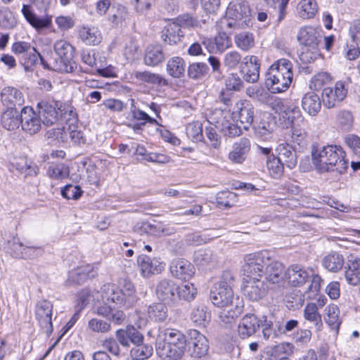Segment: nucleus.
<instances>
[{
  "label": "nucleus",
  "instance_id": "obj_1",
  "mask_svg": "<svg viewBox=\"0 0 360 360\" xmlns=\"http://www.w3.org/2000/svg\"><path fill=\"white\" fill-rule=\"evenodd\" d=\"M312 162L319 172L336 171L343 174L348 168L345 153L340 146L329 145L311 151Z\"/></svg>",
  "mask_w": 360,
  "mask_h": 360
},
{
  "label": "nucleus",
  "instance_id": "obj_2",
  "mask_svg": "<svg viewBox=\"0 0 360 360\" xmlns=\"http://www.w3.org/2000/svg\"><path fill=\"white\" fill-rule=\"evenodd\" d=\"M103 304L96 309L98 315L103 316L116 325L122 324L126 319L122 310L115 309V306L123 305L124 297L122 292L115 284L107 283L101 288Z\"/></svg>",
  "mask_w": 360,
  "mask_h": 360
},
{
  "label": "nucleus",
  "instance_id": "obj_3",
  "mask_svg": "<svg viewBox=\"0 0 360 360\" xmlns=\"http://www.w3.org/2000/svg\"><path fill=\"white\" fill-rule=\"evenodd\" d=\"M292 64L286 58L274 62L265 75L266 87L273 94L285 92L292 81Z\"/></svg>",
  "mask_w": 360,
  "mask_h": 360
},
{
  "label": "nucleus",
  "instance_id": "obj_4",
  "mask_svg": "<svg viewBox=\"0 0 360 360\" xmlns=\"http://www.w3.org/2000/svg\"><path fill=\"white\" fill-rule=\"evenodd\" d=\"M222 281L214 284L210 294V299L212 304L219 307H226L235 304L233 292L231 284L233 281V274L229 271H224L222 274Z\"/></svg>",
  "mask_w": 360,
  "mask_h": 360
},
{
  "label": "nucleus",
  "instance_id": "obj_5",
  "mask_svg": "<svg viewBox=\"0 0 360 360\" xmlns=\"http://www.w3.org/2000/svg\"><path fill=\"white\" fill-rule=\"evenodd\" d=\"M231 18L227 26L233 28L248 27L252 21L251 9L245 0H233L229 3L226 11Z\"/></svg>",
  "mask_w": 360,
  "mask_h": 360
},
{
  "label": "nucleus",
  "instance_id": "obj_6",
  "mask_svg": "<svg viewBox=\"0 0 360 360\" xmlns=\"http://www.w3.org/2000/svg\"><path fill=\"white\" fill-rule=\"evenodd\" d=\"M271 257L267 251H260L244 257L243 271L248 278H260L264 275Z\"/></svg>",
  "mask_w": 360,
  "mask_h": 360
},
{
  "label": "nucleus",
  "instance_id": "obj_7",
  "mask_svg": "<svg viewBox=\"0 0 360 360\" xmlns=\"http://www.w3.org/2000/svg\"><path fill=\"white\" fill-rule=\"evenodd\" d=\"M54 51L60 60V63L56 66V70L65 72H73L74 47L65 40H58L54 44Z\"/></svg>",
  "mask_w": 360,
  "mask_h": 360
},
{
  "label": "nucleus",
  "instance_id": "obj_8",
  "mask_svg": "<svg viewBox=\"0 0 360 360\" xmlns=\"http://www.w3.org/2000/svg\"><path fill=\"white\" fill-rule=\"evenodd\" d=\"M187 351L195 359L205 356L209 350V341L207 338L197 330H190L188 333Z\"/></svg>",
  "mask_w": 360,
  "mask_h": 360
},
{
  "label": "nucleus",
  "instance_id": "obj_9",
  "mask_svg": "<svg viewBox=\"0 0 360 360\" xmlns=\"http://www.w3.org/2000/svg\"><path fill=\"white\" fill-rule=\"evenodd\" d=\"M347 84L346 81H338L334 88H324L322 92V101L325 107L332 108L342 101L347 94Z\"/></svg>",
  "mask_w": 360,
  "mask_h": 360
},
{
  "label": "nucleus",
  "instance_id": "obj_10",
  "mask_svg": "<svg viewBox=\"0 0 360 360\" xmlns=\"http://www.w3.org/2000/svg\"><path fill=\"white\" fill-rule=\"evenodd\" d=\"M61 104L56 101L42 100L37 103L38 115L46 126H51L58 120Z\"/></svg>",
  "mask_w": 360,
  "mask_h": 360
},
{
  "label": "nucleus",
  "instance_id": "obj_11",
  "mask_svg": "<svg viewBox=\"0 0 360 360\" xmlns=\"http://www.w3.org/2000/svg\"><path fill=\"white\" fill-rule=\"evenodd\" d=\"M263 276L269 283L283 287L285 284L286 269L281 262L271 258Z\"/></svg>",
  "mask_w": 360,
  "mask_h": 360
},
{
  "label": "nucleus",
  "instance_id": "obj_12",
  "mask_svg": "<svg viewBox=\"0 0 360 360\" xmlns=\"http://www.w3.org/2000/svg\"><path fill=\"white\" fill-rule=\"evenodd\" d=\"M52 310L53 304L48 300L40 301L36 305V317L41 330L47 335L53 330Z\"/></svg>",
  "mask_w": 360,
  "mask_h": 360
},
{
  "label": "nucleus",
  "instance_id": "obj_13",
  "mask_svg": "<svg viewBox=\"0 0 360 360\" xmlns=\"http://www.w3.org/2000/svg\"><path fill=\"white\" fill-rule=\"evenodd\" d=\"M178 285L169 279H162L158 282L155 288L158 297L169 305L175 304L178 301L176 292Z\"/></svg>",
  "mask_w": 360,
  "mask_h": 360
},
{
  "label": "nucleus",
  "instance_id": "obj_14",
  "mask_svg": "<svg viewBox=\"0 0 360 360\" xmlns=\"http://www.w3.org/2000/svg\"><path fill=\"white\" fill-rule=\"evenodd\" d=\"M21 127L30 135L38 133L41 129L42 120L32 108L24 107L21 110Z\"/></svg>",
  "mask_w": 360,
  "mask_h": 360
},
{
  "label": "nucleus",
  "instance_id": "obj_15",
  "mask_svg": "<svg viewBox=\"0 0 360 360\" xmlns=\"http://www.w3.org/2000/svg\"><path fill=\"white\" fill-rule=\"evenodd\" d=\"M162 340V338H156V351L162 360H179L182 358L186 348L167 344Z\"/></svg>",
  "mask_w": 360,
  "mask_h": 360
},
{
  "label": "nucleus",
  "instance_id": "obj_16",
  "mask_svg": "<svg viewBox=\"0 0 360 360\" xmlns=\"http://www.w3.org/2000/svg\"><path fill=\"white\" fill-rule=\"evenodd\" d=\"M250 148L249 139L243 137L233 143L228 158L233 164L241 165L247 160Z\"/></svg>",
  "mask_w": 360,
  "mask_h": 360
},
{
  "label": "nucleus",
  "instance_id": "obj_17",
  "mask_svg": "<svg viewBox=\"0 0 360 360\" xmlns=\"http://www.w3.org/2000/svg\"><path fill=\"white\" fill-rule=\"evenodd\" d=\"M233 114L238 117L245 129H248L253 122L254 108L252 103L246 100L239 101L236 103Z\"/></svg>",
  "mask_w": 360,
  "mask_h": 360
},
{
  "label": "nucleus",
  "instance_id": "obj_18",
  "mask_svg": "<svg viewBox=\"0 0 360 360\" xmlns=\"http://www.w3.org/2000/svg\"><path fill=\"white\" fill-rule=\"evenodd\" d=\"M280 112L279 120L283 122L286 127H292V125L297 124L300 126V123L304 124V119L302 115V112L298 107L294 105H284L279 106Z\"/></svg>",
  "mask_w": 360,
  "mask_h": 360
},
{
  "label": "nucleus",
  "instance_id": "obj_19",
  "mask_svg": "<svg viewBox=\"0 0 360 360\" xmlns=\"http://www.w3.org/2000/svg\"><path fill=\"white\" fill-rule=\"evenodd\" d=\"M115 335L119 343L124 347H129L131 343L134 345L143 342V335L132 326L117 330Z\"/></svg>",
  "mask_w": 360,
  "mask_h": 360
},
{
  "label": "nucleus",
  "instance_id": "obj_20",
  "mask_svg": "<svg viewBox=\"0 0 360 360\" xmlns=\"http://www.w3.org/2000/svg\"><path fill=\"white\" fill-rule=\"evenodd\" d=\"M194 259L196 264L202 269L211 270L218 265L219 257L217 252L211 249H204L195 253Z\"/></svg>",
  "mask_w": 360,
  "mask_h": 360
},
{
  "label": "nucleus",
  "instance_id": "obj_21",
  "mask_svg": "<svg viewBox=\"0 0 360 360\" xmlns=\"http://www.w3.org/2000/svg\"><path fill=\"white\" fill-rule=\"evenodd\" d=\"M169 269L173 276L184 281L189 280L195 274L193 265L184 259H174Z\"/></svg>",
  "mask_w": 360,
  "mask_h": 360
},
{
  "label": "nucleus",
  "instance_id": "obj_22",
  "mask_svg": "<svg viewBox=\"0 0 360 360\" xmlns=\"http://www.w3.org/2000/svg\"><path fill=\"white\" fill-rule=\"evenodd\" d=\"M257 56H250L243 58L241 64V72L243 79L250 83L257 82L259 77V64Z\"/></svg>",
  "mask_w": 360,
  "mask_h": 360
},
{
  "label": "nucleus",
  "instance_id": "obj_23",
  "mask_svg": "<svg viewBox=\"0 0 360 360\" xmlns=\"http://www.w3.org/2000/svg\"><path fill=\"white\" fill-rule=\"evenodd\" d=\"M309 278L307 271L298 264L290 266L286 269L285 282L293 287L303 285Z\"/></svg>",
  "mask_w": 360,
  "mask_h": 360
},
{
  "label": "nucleus",
  "instance_id": "obj_24",
  "mask_svg": "<svg viewBox=\"0 0 360 360\" xmlns=\"http://www.w3.org/2000/svg\"><path fill=\"white\" fill-rule=\"evenodd\" d=\"M243 292L249 300L256 301L265 295L266 288L259 278H249L243 288Z\"/></svg>",
  "mask_w": 360,
  "mask_h": 360
},
{
  "label": "nucleus",
  "instance_id": "obj_25",
  "mask_svg": "<svg viewBox=\"0 0 360 360\" xmlns=\"http://www.w3.org/2000/svg\"><path fill=\"white\" fill-rule=\"evenodd\" d=\"M260 323L257 317L252 314L245 315L238 326L240 338L245 339L254 335L259 328Z\"/></svg>",
  "mask_w": 360,
  "mask_h": 360
},
{
  "label": "nucleus",
  "instance_id": "obj_26",
  "mask_svg": "<svg viewBox=\"0 0 360 360\" xmlns=\"http://www.w3.org/2000/svg\"><path fill=\"white\" fill-rule=\"evenodd\" d=\"M137 263L140 267L141 275L144 277H148L151 274H159L165 268L164 264L159 262L157 259H151L145 255H140L138 257Z\"/></svg>",
  "mask_w": 360,
  "mask_h": 360
},
{
  "label": "nucleus",
  "instance_id": "obj_27",
  "mask_svg": "<svg viewBox=\"0 0 360 360\" xmlns=\"http://www.w3.org/2000/svg\"><path fill=\"white\" fill-rule=\"evenodd\" d=\"M1 101L7 108L16 109L17 106H22L24 104V97L17 89L7 86L2 89Z\"/></svg>",
  "mask_w": 360,
  "mask_h": 360
},
{
  "label": "nucleus",
  "instance_id": "obj_28",
  "mask_svg": "<svg viewBox=\"0 0 360 360\" xmlns=\"http://www.w3.org/2000/svg\"><path fill=\"white\" fill-rule=\"evenodd\" d=\"M321 38V32L312 27L302 28L297 35V39L301 44L311 49L318 48Z\"/></svg>",
  "mask_w": 360,
  "mask_h": 360
},
{
  "label": "nucleus",
  "instance_id": "obj_29",
  "mask_svg": "<svg viewBox=\"0 0 360 360\" xmlns=\"http://www.w3.org/2000/svg\"><path fill=\"white\" fill-rule=\"evenodd\" d=\"M95 276L94 266L88 264L71 271L67 283L68 285L82 284L85 281Z\"/></svg>",
  "mask_w": 360,
  "mask_h": 360
},
{
  "label": "nucleus",
  "instance_id": "obj_30",
  "mask_svg": "<svg viewBox=\"0 0 360 360\" xmlns=\"http://www.w3.org/2000/svg\"><path fill=\"white\" fill-rule=\"evenodd\" d=\"M278 158L290 169L294 168L297 163L296 152L290 145L281 143L276 148Z\"/></svg>",
  "mask_w": 360,
  "mask_h": 360
},
{
  "label": "nucleus",
  "instance_id": "obj_31",
  "mask_svg": "<svg viewBox=\"0 0 360 360\" xmlns=\"http://www.w3.org/2000/svg\"><path fill=\"white\" fill-rule=\"evenodd\" d=\"M302 108L309 115L316 116L321 108L320 97L313 91L306 93L302 98Z\"/></svg>",
  "mask_w": 360,
  "mask_h": 360
},
{
  "label": "nucleus",
  "instance_id": "obj_32",
  "mask_svg": "<svg viewBox=\"0 0 360 360\" xmlns=\"http://www.w3.org/2000/svg\"><path fill=\"white\" fill-rule=\"evenodd\" d=\"M157 338H162V340L167 344H174L179 347L186 348L188 339L181 332L176 329H165L159 333Z\"/></svg>",
  "mask_w": 360,
  "mask_h": 360
},
{
  "label": "nucleus",
  "instance_id": "obj_33",
  "mask_svg": "<svg viewBox=\"0 0 360 360\" xmlns=\"http://www.w3.org/2000/svg\"><path fill=\"white\" fill-rule=\"evenodd\" d=\"M165 55L160 45H150L146 47L143 58L146 65L155 67L162 63Z\"/></svg>",
  "mask_w": 360,
  "mask_h": 360
},
{
  "label": "nucleus",
  "instance_id": "obj_34",
  "mask_svg": "<svg viewBox=\"0 0 360 360\" xmlns=\"http://www.w3.org/2000/svg\"><path fill=\"white\" fill-rule=\"evenodd\" d=\"M1 124L8 131L15 130L22 124L21 114L17 109L7 108L1 114Z\"/></svg>",
  "mask_w": 360,
  "mask_h": 360
},
{
  "label": "nucleus",
  "instance_id": "obj_35",
  "mask_svg": "<svg viewBox=\"0 0 360 360\" xmlns=\"http://www.w3.org/2000/svg\"><path fill=\"white\" fill-rule=\"evenodd\" d=\"M242 301L239 297L236 298L235 304L224 309L219 314V319L224 324H231L238 317L243 311Z\"/></svg>",
  "mask_w": 360,
  "mask_h": 360
},
{
  "label": "nucleus",
  "instance_id": "obj_36",
  "mask_svg": "<svg viewBox=\"0 0 360 360\" xmlns=\"http://www.w3.org/2000/svg\"><path fill=\"white\" fill-rule=\"evenodd\" d=\"M184 36V32L173 21L165 27L162 38L164 41L168 43L169 45H174L180 42Z\"/></svg>",
  "mask_w": 360,
  "mask_h": 360
},
{
  "label": "nucleus",
  "instance_id": "obj_37",
  "mask_svg": "<svg viewBox=\"0 0 360 360\" xmlns=\"http://www.w3.org/2000/svg\"><path fill=\"white\" fill-rule=\"evenodd\" d=\"M22 13L27 22L37 30L49 27L51 24V18L46 17L41 18L37 17L27 5H23Z\"/></svg>",
  "mask_w": 360,
  "mask_h": 360
},
{
  "label": "nucleus",
  "instance_id": "obj_38",
  "mask_svg": "<svg viewBox=\"0 0 360 360\" xmlns=\"http://www.w3.org/2000/svg\"><path fill=\"white\" fill-rule=\"evenodd\" d=\"M134 231L142 235L147 233L154 236H161L162 235H167L166 229L160 224H150L148 221H142L137 223L134 226Z\"/></svg>",
  "mask_w": 360,
  "mask_h": 360
},
{
  "label": "nucleus",
  "instance_id": "obj_39",
  "mask_svg": "<svg viewBox=\"0 0 360 360\" xmlns=\"http://www.w3.org/2000/svg\"><path fill=\"white\" fill-rule=\"evenodd\" d=\"M147 312L149 319L155 322H164L168 316L167 307L162 302L149 305Z\"/></svg>",
  "mask_w": 360,
  "mask_h": 360
},
{
  "label": "nucleus",
  "instance_id": "obj_40",
  "mask_svg": "<svg viewBox=\"0 0 360 360\" xmlns=\"http://www.w3.org/2000/svg\"><path fill=\"white\" fill-rule=\"evenodd\" d=\"M324 320L333 330H338L341 324L340 309L335 304L328 305L325 309Z\"/></svg>",
  "mask_w": 360,
  "mask_h": 360
},
{
  "label": "nucleus",
  "instance_id": "obj_41",
  "mask_svg": "<svg viewBox=\"0 0 360 360\" xmlns=\"http://www.w3.org/2000/svg\"><path fill=\"white\" fill-rule=\"evenodd\" d=\"M134 75L136 79L142 82L158 86H167L168 84L167 79L161 75L148 71H136L134 72Z\"/></svg>",
  "mask_w": 360,
  "mask_h": 360
},
{
  "label": "nucleus",
  "instance_id": "obj_42",
  "mask_svg": "<svg viewBox=\"0 0 360 360\" xmlns=\"http://www.w3.org/2000/svg\"><path fill=\"white\" fill-rule=\"evenodd\" d=\"M186 63L182 58L173 57L167 63V71L174 78H181L185 74Z\"/></svg>",
  "mask_w": 360,
  "mask_h": 360
},
{
  "label": "nucleus",
  "instance_id": "obj_43",
  "mask_svg": "<svg viewBox=\"0 0 360 360\" xmlns=\"http://www.w3.org/2000/svg\"><path fill=\"white\" fill-rule=\"evenodd\" d=\"M81 39L89 45H98L101 43L102 37L101 32L96 27H84L79 31Z\"/></svg>",
  "mask_w": 360,
  "mask_h": 360
},
{
  "label": "nucleus",
  "instance_id": "obj_44",
  "mask_svg": "<svg viewBox=\"0 0 360 360\" xmlns=\"http://www.w3.org/2000/svg\"><path fill=\"white\" fill-rule=\"evenodd\" d=\"M120 290L122 292V297H124V306L130 308L136 304L139 298L135 294L134 286L131 282L124 280Z\"/></svg>",
  "mask_w": 360,
  "mask_h": 360
},
{
  "label": "nucleus",
  "instance_id": "obj_45",
  "mask_svg": "<svg viewBox=\"0 0 360 360\" xmlns=\"http://www.w3.org/2000/svg\"><path fill=\"white\" fill-rule=\"evenodd\" d=\"M322 263L329 271L338 272L344 265V258L342 255L333 252L326 255L323 259Z\"/></svg>",
  "mask_w": 360,
  "mask_h": 360
},
{
  "label": "nucleus",
  "instance_id": "obj_46",
  "mask_svg": "<svg viewBox=\"0 0 360 360\" xmlns=\"http://www.w3.org/2000/svg\"><path fill=\"white\" fill-rule=\"evenodd\" d=\"M347 283L352 285H357L360 281V259L354 258L349 260L348 268L345 271Z\"/></svg>",
  "mask_w": 360,
  "mask_h": 360
},
{
  "label": "nucleus",
  "instance_id": "obj_47",
  "mask_svg": "<svg viewBox=\"0 0 360 360\" xmlns=\"http://www.w3.org/2000/svg\"><path fill=\"white\" fill-rule=\"evenodd\" d=\"M303 316L306 321L313 323L317 329L321 327V315L317 309V306L315 305L314 302L308 303L305 306Z\"/></svg>",
  "mask_w": 360,
  "mask_h": 360
},
{
  "label": "nucleus",
  "instance_id": "obj_48",
  "mask_svg": "<svg viewBox=\"0 0 360 360\" xmlns=\"http://www.w3.org/2000/svg\"><path fill=\"white\" fill-rule=\"evenodd\" d=\"M191 320L198 326H205L210 321V314L207 311V307L203 304L195 306L191 314Z\"/></svg>",
  "mask_w": 360,
  "mask_h": 360
},
{
  "label": "nucleus",
  "instance_id": "obj_49",
  "mask_svg": "<svg viewBox=\"0 0 360 360\" xmlns=\"http://www.w3.org/2000/svg\"><path fill=\"white\" fill-rule=\"evenodd\" d=\"M227 117H229L227 111L217 108L209 112L207 115V120L210 124L214 125L216 128L221 129L227 122Z\"/></svg>",
  "mask_w": 360,
  "mask_h": 360
},
{
  "label": "nucleus",
  "instance_id": "obj_50",
  "mask_svg": "<svg viewBox=\"0 0 360 360\" xmlns=\"http://www.w3.org/2000/svg\"><path fill=\"white\" fill-rule=\"evenodd\" d=\"M300 16L304 19L313 18L318 11L315 0H302L300 3Z\"/></svg>",
  "mask_w": 360,
  "mask_h": 360
},
{
  "label": "nucleus",
  "instance_id": "obj_51",
  "mask_svg": "<svg viewBox=\"0 0 360 360\" xmlns=\"http://www.w3.org/2000/svg\"><path fill=\"white\" fill-rule=\"evenodd\" d=\"M209 71L208 66L204 63H193L188 68V76L195 80L203 79Z\"/></svg>",
  "mask_w": 360,
  "mask_h": 360
},
{
  "label": "nucleus",
  "instance_id": "obj_52",
  "mask_svg": "<svg viewBox=\"0 0 360 360\" xmlns=\"http://www.w3.org/2000/svg\"><path fill=\"white\" fill-rule=\"evenodd\" d=\"M129 102L130 103V114L134 120L145 122V124L148 122L150 124H158L155 119L151 117L148 114L136 107L134 99L130 98L129 99Z\"/></svg>",
  "mask_w": 360,
  "mask_h": 360
},
{
  "label": "nucleus",
  "instance_id": "obj_53",
  "mask_svg": "<svg viewBox=\"0 0 360 360\" xmlns=\"http://www.w3.org/2000/svg\"><path fill=\"white\" fill-rule=\"evenodd\" d=\"M153 354V347L150 345L139 343L134 345L130 351V355L134 360H144L150 357Z\"/></svg>",
  "mask_w": 360,
  "mask_h": 360
},
{
  "label": "nucleus",
  "instance_id": "obj_54",
  "mask_svg": "<svg viewBox=\"0 0 360 360\" xmlns=\"http://www.w3.org/2000/svg\"><path fill=\"white\" fill-rule=\"evenodd\" d=\"M236 46L243 51H247L255 46V39L252 33L243 32L235 37Z\"/></svg>",
  "mask_w": 360,
  "mask_h": 360
},
{
  "label": "nucleus",
  "instance_id": "obj_55",
  "mask_svg": "<svg viewBox=\"0 0 360 360\" xmlns=\"http://www.w3.org/2000/svg\"><path fill=\"white\" fill-rule=\"evenodd\" d=\"M186 133L188 138L193 142L202 141L203 139L202 124L199 121L189 123L186 126Z\"/></svg>",
  "mask_w": 360,
  "mask_h": 360
},
{
  "label": "nucleus",
  "instance_id": "obj_56",
  "mask_svg": "<svg viewBox=\"0 0 360 360\" xmlns=\"http://www.w3.org/2000/svg\"><path fill=\"white\" fill-rule=\"evenodd\" d=\"M266 167L270 175L275 179L281 177L283 174L284 164L277 157H269L266 162Z\"/></svg>",
  "mask_w": 360,
  "mask_h": 360
},
{
  "label": "nucleus",
  "instance_id": "obj_57",
  "mask_svg": "<svg viewBox=\"0 0 360 360\" xmlns=\"http://www.w3.org/2000/svg\"><path fill=\"white\" fill-rule=\"evenodd\" d=\"M275 128V122L269 114H264L257 127V133L261 136L271 134Z\"/></svg>",
  "mask_w": 360,
  "mask_h": 360
},
{
  "label": "nucleus",
  "instance_id": "obj_58",
  "mask_svg": "<svg viewBox=\"0 0 360 360\" xmlns=\"http://www.w3.org/2000/svg\"><path fill=\"white\" fill-rule=\"evenodd\" d=\"M47 174L51 179H63L69 176L70 169L69 167L64 164H57L51 166L47 171Z\"/></svg>",
  "mask_w": 360,
  "mask_h": 360
},
{
  "label": "nucleus",
  "instance_id": "obj_59",
  "mask_svg": "<svg viewBox=\"0 0 360 360\" xmlns=\"http://www.w3.org/2000/svg\"><path fill=\"white\" fill-rule=\"evenodd\" d=\"M197 293V289L192 283H186L181 286H178L176 295L179 300H184L186 301H191L194 299Z\"/></svg>",
  "mask_w": 360,
  "mask_h": 360
},
{
  "label": "nucleus",
  "instance_id": "obj_60",
  "mask_svg": "<svg viewBox=\"0 0 360 360\" xmlns=\"http://www.w3.org/2000/svg\"><path fill=\"white\" fill-rule=\"evenodd\" d=\"M331 81L330 75L327 72H319L311 79L309 87L311 89L318 91Z\"/></svg>",
  "mask_w": 360,
  "mask_h": 360
},
{
  "label": "nucleus",
  "instance_id": "obj_61",
  "mask_svg": "<svg viewBox=\"0 0 360 360\" xmlns=\"http://www.w3.org/2000/svg\"><path fill=\"white\" fill-rule=\"evenodd\" d=\"M216 200L219 205L231 207L236 201V195L229 191H223L217 194Z\"/></svg>",
  "mask_w": 360,
  "mask_h": 360
},
{
  "label": "nucleus",
  "instance_id": "obj_62",
  "mask_svg": "<svg viewBox=\"0 0 360 360\" xmlns=\"http://www.w3.org/2000/svg\"><path fill=\"white\" fill-rule=\"evenodd\" d=\"M16 24L15 18L12 11L8 8L0 9V26L7 29H11Z\"/></svg>",
  "mask_w": 360,
  "mask_h": 360
},
{
  "label": "nucleus",
  "instance_id": "obj_63",
  "mask_svg": "<svg viewBox=\"0 0 360 360\" xmlns=\"http://www.w3.org/2000/svg\"><path fill=\"white\" fill-rule=\"evenodd\" d=\"M88 327L95 333H105L111 330V326L109 323L96 318L89 321Z\"/></svg>",
  "mask_w": 360,
  "mask_h": 360
},
{
  "label": "nucleus",
  "instance_id": "obj_64",
  "mask_svg": "<svg viewBox=\"0 0 360 360\" xmlns=\"http://www.w3.org/2000/svg\"><path fill=\"white\" fill-rule=\"evenodd\" d=\"M174 22L181 29V27H195L198 25V21L189 13L180 15L174 20Z\"/></svg>",
  "mask_w": 360,
  "mask_h": 360
}]
</instances>
